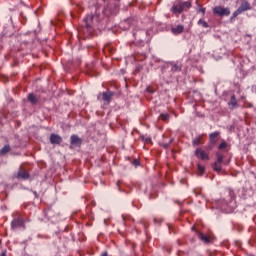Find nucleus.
<instances>
[{
	"label": "nucleus",
	"instance_id": "1",
	"mask_svg": "<svg viewBox=\"0 0 256 256\" xmlns=\"http://www.w3.org/2000/svg\"><path fill=\"white\" fill-rule=\"evenodd\" d=\"M229 198L227 200L222 199L217 202V206L225 213H231L235 209V193L229 190Z\"/></svg>",
	"mask_w": 256,
	"mask_h": 256
},
{
	"label": "nucleus",
	"instance_id": "2",
	"mask_svg": "<svg viewBox=\"0 0 256 256\" xmlns=\"http://www.w3.org/2000/svg\"><path fill=\"white\" fill-rule=\"evenodd\" d=\"M249 9H251V4L247 1L242 2L240 7L232 14L231 19H235V17L244 13V11H249Z\"/></svg>",
	"mask_w": 256,
	"mask_h": 256
},
{
	"label": "nucleus",
	"instance_id": "3",
	"mask_svg": "<svg viewBox=\"0 0 256 256\" xmlns=\"http://www.w3.org/2000/svg\"><path fill=\"white\" fill-rule=\"evenodd\" d=\"M214 15H219V17H229L231 15V10L229 8H223L221 6H216L213 9Z\"/></svg>",
	"mask_w": 256,
	"mask_h": 256
},
{
	"label": "nucleus",
	"instance_id": "4",
	"mask_svg": "<svg viewBox=\"0 0 256 256\" xmlns=\"http://www.w3.org/2000/svg\"><path fill=\"white\" fill-rule=\"evenodd\" d=\"M92 23H99V15L95 14V15L86 16L84 18V26L86 27V29L91 28Z\"/></svg>",
	"mask_w": 256,
	"mask_h": 256
},
{
	"label": "nucleus",
	"instance_id": "5",
	"mask_svg": "<svg viewBox=\"0 0 256 256\" xmlns=\"http://www.w3.org/2000/svg\"><path fill=\"white\" fill-rule=\"evenodd\" d=\"M24 221H23V219H21V218H16V219H14L12 222H11V229H13L14 231L16 230V229H21V227L23 228V229H25V225H24Z\"/></svg>",
	"mask_w": 256,
	"mask_h": 256
},
{
	"label": "nucleus",
	"instance_id": "6",
	"mask_svg": "<svg viewBox=\"0 0 256 256\" xmlns=\"http://www.w3.org/2000/svg\"><path fill=\"white\" fill-rule=\"evenodd\" d=\"M133 36L135 37L136 41H143V39L147 37V31L137 30L136 32H133Z\"/></svg>",
	"mask_w": 256,
	"mask_h": 256
},
{
	"label": "nucleus",
	"instance_id": "7",
	"mask_svg": "<svg viewBox=\"0 0 256 256\" xmlns=\"http://www.w3.org/2000/svg\"><path fill=\"white\" fill-rule=\"evenodd\" d=\"M70 143L71 145H73L74 147H81V144L83 143V140L81 138H79V136L73 134L70 137Z\"/></svg>",
	"mask_w": 256,
	"mask_h": 256
},
{
	"label": "nucleus",
	"instance_id": "8",
	"mask_svg": "<svg viewBox=\"0 0 256 256\" xmlns=\"http://www.w3.org/2000/svg\"><path fill=\"white\" fill-rule=\"evenodd\" d=\"M50 143H52V145H61V143H63V138L58 134H51Z\"/></svg>",
	"mask_w": 256,
	"mask_h": 256
},
{
	"label": "nucleus",
	"instance_id": "9",
	"mask_svg": "<svg viewBox=\"0 0 256 256\" xmlns=\"http://www.w3.org/2000/svg\"><path fill=\"white\" fill-rule=\"evenodd\" d=\"M195 155L199 159H202V161H205V160L209 159V155H207V153H205V151L201 150V148H197L196 149Z\"/></svg>",
	"mask_w": 256,
	"mask_h": 256
},
{
	"label": "nucleus",
	"instance_id": "10",
	"mask_svg": "<svg viewBox=\"0 0 256 256\" xmlns=\"http://www.w3.org/2000/svg\"><path fill=\"white\" fill-rule=\"evenodd\" d=\"M219 132H213L209 135L211 145H217V141H219Z\"/></svg>",
	"mask_w": 256,
	"mask_h": 256
},
{
	"label": "nucleus",
	"instance_id": "11",
	"mask_svg": "<svg viewBox=\"0 0 256 256\" xmlns=\"http://www.w3.org/2000/svg\"><path fill=\"white\" fill-rule=\"evenodd\" d=\"M172 13H183V11H185L183 9V6L181 5L180 2L176 3L173 5V7L171 8Z\"/></svg>",
	"mask_w": 256,
	"mask_h": 256
},
{
	"label": "nucleus",
	"instance_id": "12",
	"mask_svg": "<svg viewBox=\"0 0 256 256\" xmlns=\"http://www.w3.org/2000/svg\"><path fill=\"white\" fill-rule=\"evenodd\" d=\"M111 97H113V92L107 91L102 93V99L106 103H111Z\"/></svg>",
	"mask_w": 256,
	"mask_h": 256
},
{
	"label": "nucleus",
	"instance_id": "13",
	"mask_svg": "<svg viewBox=\"0 0 256 256\" xmlns=\"http://www.w3.org/2000/svg\"><path fill=\"white\" fill-rule=\"evenodd\" d=\"M132 21H133L132 19H128V20L123 21L120 24V28L123 29L124 31H127V29H129V27H131Z\"/></svg>",
	"mask_w": 256,
	"mask_h": 256
},
{
	"label": "nucleus",
	"instance_id": "14",
	"mask_svg": "<svg viewBox=\"0 0 256 256\" xmlns=\"http://www.w3.org/2000/svg\"><path fill=\"white\" fill-rule=\"evenodd\" d=\"M28 101L32 104V105H37V103H39V98L37 96H35V94L30 93L28 95Z\"/></svg>",
	"mask_w": 256,
	"mask_h": 256
},
{
	"label": "nucleus",
	"instance_id": "15",
	"mask_svg": "<svg viewBox=\"0 0 256 256\" xmlns=\"http://www.w3.org/2000/svg\"><path fill=\"white\" fill-rule=\"evenodd\" d=\"M17 179H29V174L27 171L25 170H20L17 175H16Z\"/></svg>",
	"mask_w": 256,
	"mask_h": 256
},
{
	"label": "nucleus",
	"instance_id": "16",
	"mask_svg": "<svg viewBox=\"0 0 256 256\" xmlns=\"http://www.w3.org/2000/svg\"><path fill=\"white\" fill-rule=\"evenodd\" d=\"M198 237L200 240L203 241V243L209 244L211 243V238L207 234L198 233Z\"/></svg>",
	"mask_w": 256,
	"mask_h": 256
},
{
	"label": "nucleus",
	"instance_id": "17",
	"mask_svg": "<svg viewBox=\"0 0 256 256\" xmlns=\"http://www.w3.org/2000/svg\"><path fill=\"white\" fill-rule=\"evenodd\" d=\"M183 29H184L183 25H178L176 27L171 28V31L174 35H179L183 33Z\"/></svg>",
	"mask_w": 256,
	"mask_h": 256
},
{
	"label": "nucleus",
	"instance_id": "18",
	"mask_svg": "<svg viewBox=\"0 0 256 256\" xmlns=\"http://www.w3.org/2000/svg\"><path fill=\"white\" fill-rule=\"evenodd\" d=\"M230 109H235L237 107V98H235V95L231 96L230 102L228 103Z\"/></svg>",
	"mask_w": 256,
	"mask_h": 256
},
{
	"label": "nucleus",
	"instance_id": "19",
	"mask_svg": "<svg viewBox=\"0 0 256 256\" xmlns=\"http://www.w3.org/2000/svg\"><path fill=\"white\" fill-rule=\"evenodd\" d=\"M169 65L171 66V71H173V73H177L179 71H181V66L177 65V64H167V66L169 67Z\"/></svg>",
	"mask_w": 256,
	"mask_h": 256
},
{
	"label": "nucleus",
	"instance_id": "20",
	"mask_svg": "<svg viewBox=\"0 0 256 256\" xmlns=\"http://www.w3.org/2000/svg\"><path fill=\"white\" fill-rule=\"evenodd\" d=\"M109 12H110V15H115L117 13V11H111V8L109 6H107L104 9L103 13H104V15H109Z\"/></svg>",
	"mask_w": 256,
	"mask_h": 256
},
{
	"label": "nucleus",
	"instance_id": "21",
	"mask_svg": "<svg viewBox=\"0 0 256 256\" xmlns=\"http://www.w3.org/2000/svg\"><path fill=\"white\" fill-rule=\"evenodd\" d=\"M180 3V5L182 6V9H189V8H191V2H189V1H186V2H179Z\"/></svg>",
	"mask_w": 256,
	"mask_h": 256
},
{
	"label": "nucleus",
	"instance_id": "22",
	"mask_svg": "<svg viewBox=\"0 0 256 256\" xmlns=\"http://www.w3.org/2000/svg\"><path fill=\"white\" fill-rule=\"evenodd\" d=\"M9 151H11V147L9 145H5L1 150L0 153L2 155H5V153H9Z\"/></svg>",
	"mask_w": 256,
	"mask_h": 256
},
{
	"label": "nucleus",
	"instance_id": "23",
	"mask_svg": "<svg viewBox=\"0 0 256 256\" xmlns=\"http://www.w3.org/2000/svg\"><path fill=\"white\" fill-rule=\"evenodd\" d=\"M214 171H216L217 173H220L221 171V164H219L218 162L214 163Z\"/></svg>",
	"mask_w": 256,
	"mask_h": 256
},
{
	"label": "nucleus",
	"instance_id": "24",
	"mask_svg": "<svg viewBox=\"0 0 256 256\" xmlns=\"http://www.w3.org/2000/svg\"><path fill=\"white\" fill-rule=\"evenodd\" d=\"M198 25H202V26L204 27V29H207V27H209V24H207V23L205 22V20H203V19H200V20L198 21Z\"/></svg>",
	"mask_w": 256,
	"mask_h": 256
},
{
	"label": "nucleus",
	"instance_id": "25",
	"mask_svg": "<svg viewBox=\"0 0 256 256\" xmlns=\"http://www.w3.org/2000/svg\"><path fill=\"white\" fill-rule=\"evenodd\" d=\"M198 173L199 175L205 173V167H203L201 164H198Z\"/></svg>",
	"mask_w": 256,
	"mask_h": 256
},
{
	"label": "nucleus",
	"instance_id": "26",
	"mask_svg": "<svg viewBox=\"0 0 256 256\" xmlns=\"http://www.w3.org/2000/svg\"><path fill=\"white\" fill-rule=\"evenodd\" d=\"M160 118L162 119V121H169V114H161Z\"/></svg>",
	"mask_w": 256,
	"mask_h": 256
},
{
	"label": "nucleus",
	"instance_id": "27",
	"mask_svg": "<svg viewBox=\"0 0 256 256\" xmlns=\"http://www.w3.org/2000/svg\"><path fill=\"white\" fill-rule=\"evenodd\" d=\"M193 145H201V139L200 138H194L192 141Z\"/></svg>",
	"mask_w": 256,
	"mask_h": 256
},
{
	"label": "nucleus",
	"instance_id": "28",
	"mask_svg": "<svg viewBox=\"0 0 256 256\" xmlns=\"http://www.w3.org/2000/svg\"><path fill=\"white\" fill-rule=\"evenodd\" d=\"M216 163H218V164L223 163V155L217 154V161H216Z\"/></svg>",
	"mask_w": 256,
	"mask_h": 256
},
{
	"label": "nucleus",
	"instance_id": "29",
	"mask_svg": "<svg viewBox=\"0 0 256 256\" xmlns=\"http://www.w3.org/2000/svg\"><path fill=\"white\" fill-rule=\"evenodd\" d=\"M142 140H143L145 143H151V137H149V136H143V137H142Z\"/></svg>",
	"mask_w": 256,
	"mask_h": 256
},
{
	"label": "nucleus",
	"instance_id": "30",
	"mask_svg": "<svg viewBox=\"0 0 256 256\" xmlns=\"http://www.w3.org/2000/svg\"><path fill=\"white\" fill-rule=\"evenodd\" d=\"M227 147V142H222L219 146L218 149H225Z\"/></svg>",
	"mask_w": 256,
	"mask_h": 256
},
{
	"label": "nucleus",
	"instance_id": "31",
	"mask_svg": "<svg viewBox=\"0 0 256 256\" xmlns=\"http://www.w3.org/2000/svg\"><path fill=\"white\" fill-rule=\"evenodd\" d=\"M171 143H173V139H171L169 143H164L162 147H164V149H167L169 148V145H171Z\"/></svg>",
	"mask_w": 256,
	"mask_h": 256
},
{
	"label": "nucleus",
	"instance_id": "32",
	"mask_svg": "<svg viewBox=\"0 0 256 256\" xmlns=\"http://www.w3.org/2000/svg\"><path fill=\"white\" fill-rule=\"evenodd\" d=\"M198 13H201L202 15H205V8L200 7V8L198 9Z\"/></svg>",
	"mask_w": 256,
	"mask_h": 256
},
{
	"label": "nucleus",
	"instance_id": "33",
	"mask_svg": "<svg viewBox=\"0 0 256 256\" xmlns=\"http://www.w3.org/2000/svg\"><path fill=\"white\" fill-rule=\"evenodd\" d=\"M134 165L137 167V166H139V160H134Z\"/></svg>",
	"mask_w": 256,
	"mask_h": 256
},
{
	"label": "nucleus",
	"instance_id": "34",
	"mask_svg": "<svg viewBox=\"0 0 256 256\" xmlns=\"http://www.w3.org/2000/svg\"><path fill=\"white\" fill-rule=\"evenodd\" d=\"M0 256H7V251H3Z\"/></svg>",
	"mask_w": 256,
	"mask_h": 256
},
{
	"label": "nucleus",
	"instance_id": "35",
	"mask_svg": "<svg viewBox=\"0 0 256 256\" xmlns=\"http://www.w3.org/2000/svg\"><path fill=\"white\" fill-rule=\"evenodd\" d=\"M101 256H109V255L107 254V252H103V253L101 254Z\"/></svg>",
	"mask_w": 256,
	"mask_h": 256
},
{
	"label": "nucleus",
	"instance_id": "36",
	"mask_svg": "<svg viewBox=\"0 0 256 256\" xmlns=\"http://www.w3.org/2000/svg\"><path fill=\"white\" fill-rule=\"evenodd\" d=\"M154 223H157V218H154Z\"/></svg>",
	"mask_w": 256,
	"mask_h": 256
},
{
	"label": "nucleus",
	"instance_id": "37",
	"mask_svg": "<svg viewBox=\"0 0 256 256\" xmlns=\"http://www.w3.org/2000/svg\"><path fill=\"white\" fill-rule=\"evenodd\" d=\"M192 231H195V227H192Z\"/></svg>",
	"mask_w": 256,
	"mask_h": 256
},
{
	"label": "nucleus",
	"instance_id": "38",
	"mask_svg": "<svg viewBox=\"0 0 256 256\" xmlns=\"http://www.w3.org/2000/svg\"><path fill=\"white\" fill-rule=\"evenodd\" d=\"M34 195H37V192H34Z\"/></svg>",
	"mask_w": 256,
	"mask_h": 256
}]
</instances>
